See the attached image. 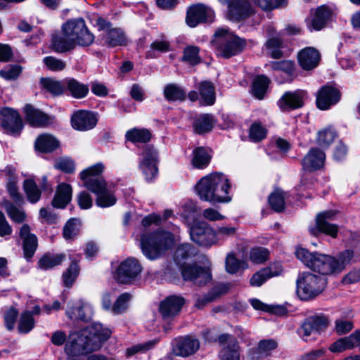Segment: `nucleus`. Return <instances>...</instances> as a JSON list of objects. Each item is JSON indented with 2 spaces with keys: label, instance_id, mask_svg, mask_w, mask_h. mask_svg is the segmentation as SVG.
Here are the masks:
<instances>
[{
  "label": "nucleus",
  "instance_id": "nucleus-1",
  "mask_svg": "<svg viewBox=\"0 0 360 360\" xmlns=\"http://www.w3.org/2000/svg\"><path fill=\"white\" fill-rule=\"evenodd\" d=\"M61 30V35L56 34L52 38L53 49L58 53L69 51L76 46H89L94 41V34L82 18L68 20Z\"/></svg>",
  "mask_w": 360,
  "mask_h": 360
},
{
  "label": "nucleus",
  "instance_id": "nucleus-2",
  "mask_svg": "<svg viewBox=\"0 0 360 360\" xmlns=\"http://www.w3.org/2000/svg\"><path fill=\"white\" fill-rule=\"evenodd\" d=\"M230 188L227 177L218 172L201 178L195 186V191L202 200L214 203L229 202Z\"/></svg>",
  "mask_w": 360,
  "mask_h": 360
},
{
  "label": "nucleus",
  "instance_id": "nucleus-3",
  "mask_svg": "<svg viewBox=\"0 0 360 360\" xmlns=\"http://www.w3.org/2000/svg\"><path fill=\"white\" fill-rule=\"evenodd\" d=\"M174 236L167 231H158L144 233L141 238V249L150 260L161 257L174 245Z\"/></svg>",
  "mask_w": 360,
  "mask_h": 360
},
{
  "label": "nucleus",
  "instance_id": "nucleus-4",
  "mask_svg": "<svg viewBox=\"0 0 360 360\" xmlns=\"http://www.w3.org/2000/svg\"><path fill=\"white\" fill-rule=\"evenodd\" d=\"M213 41L218 54L224 58H230L240 53L246 46V41L230 32L229 29L221 27L214 33Z\"/></svg>",
  "mask_w": 360,
  "mask_h": 360
},
{
  "label": "nucleus",
  "instance_id": "nucleus-5",
  "mask_svg": "<svg viewBox=\"0 0 360 360\" xmlns=\"http://www.w3.org/2000/svg\"><path fill=\"white\" fill-rule=\"evenodd\" d=\"M326 279L319 275L305 271L299 274L296 281L297 293L302 300H313L324 290Z\"/></svg>",
  "mask_w": 360,
  "mask_h": 360
},
{
  "label": "nucleus",
  "instance_id": "nucleus-6",
  "mask_svg": "<svg viewBox=\"0 0 360 360\" xmlns=\"http://www.w3.org/2000/svg\"><path fill=\"white\" fill-rule=\"evenodd\" d=\"M295 255L297 258L310 269L322 275L335 274L333 257L318 252H309L302 248H297Z\"/></svg>",
  "mask_w": 360,
  "mask_h": 360
},
{
  "label": "nucleus",
  "instance_id": "nucleus-7",
  "mask_svg": "<svg viewBox=\"0 0 360 360\" xmlns=\"http://www.w3.org/2000/svg\"><path fill=\"white\" fill-rule=\"evenodd\" d=\"M94 26L102 31L101 39L108 47L125 46L127 44V36L122 29L113 27L112 23L101 16L93 18Z\"/></svg>",
  "mask_w": 360,
  "mask_h": 360
},
{
  "label": "nucleus",
  "instance_id": "nucleus-8",
  "mask_svg": "<svg viewBox=\"0 0 360 360\" xmlns=\"http://www.w3.org/2000/svg\"><path fill=\"white\" fill-rule=\"evenodd\" d=\"M104 169V165L98 162L82 170L79 174L84 186L96 195L103 193L108 188L105 180L101 176Z\"/></svg>",
  "mask_w": 360,
  "mask_h": 360
},
{
  "label": "nucleus",
  "instance_id": "nucleus-9",
  "mask_svg": "<svg viewBox=\"0 0 360 360\" xmlns=\"http://www.w3.org/2000/svg\"><path fill=\"white\" fill-rule=\"evenodd\" d=\"M93 351L96 350L82 330L79 333L71 335L65 346L68 360H75V358Z\"/></svg>",
  "mask_w": 360,
  "mask_h": 360
},
{
  "label": "nucleus",
  "instance_id": "nucleus-10",
  "mask_svg": "<svg viewBox=\"0 0 360 360\" xmlns=\"http://www.w3.org/2000/svg\"><path fill=\"white\" fill-rule=\"evenodd\" d=\"M227 6L226 18L235 22H239L249 18L255 13V10L248 0H219Z\"/></svg>",
  "mask_w": 360,
  "mask_h": 360
},
{
  "label": "nucleus",
  "instance_id": "nucleus-11",
  "mask_svg": "<svg viewBox=\"0 0 360 360\" xmlns=\"http://www.w3.org/2000/svg\"><path fill=\"white\" fill-rule=\"evenodd\" d=\"M142 266L134 257H129L120 263L115 271V278L118 283L128 284L141 274Z\"/></svg>",
  "mask_w": 360,
  "mask_h": 360
},
{
  "label": "nucleus",
  "instance_id": "nucleus-12",
  "mask_svg": "<svg viewBox=\"0 0 360 360\" xmlns=\"http://www.w3.org/2000/svg\"><path fill=\"white\" fill-rule=\"evenodd\" d=\"M158 162L159 155L157 150L153 146H146L142 153L139 167L147 181H151L157 176Z\"/></svg>",
  "mask_w": 360,
  "mask_h": 360
},
{
  "label": "nucleus",
  "instance_id": "nucleus-13",
  "mask_svg": "<svg viewBox=\"0 0 360 360\" xmlns=\"http://www.w3.org/2000/svg\"><path fill=\"white\" fill-rule=\"evenodd\" d=\"M0 125L7 134L13 136L19 135L23 128L18 112L8 108L0 110Z\"/></svg>",
  "mask_w": 360,
  "mask_h": 360
},
{
  "label": "nucleus",
  "instance_id": "nucleus-14",
  "mask_svg": "<svg viewBox=\"0 0 360 360\" xmlns=\"http://www.w3.org/2000/svg\"><path fill=\"white\" fill-rule=\"evenodd\" d=\"M191 240L201 246H211L216 243L215 231L205 222L197 223L190 229Z\"/></svg>",
  "mask_w": 360,
  "mask_h": 360
},
{
  "label": "nucleus",
  "instance_id": "nucleus-15",
  "mask_svg": "<svg viewBox=\"0 0 360 360\" xmlns=\"http://www.w3.org/2000/svg\"><path fill=\"white\" fill-rule=\"evenodd\" d=\"M306 97L307 91L302 89L286 91L278 101L277 105L281 111L289 112L302 108Z\"/></svg>",
  "mask_w": 360,
  "mask_h": 360
},
{
  "label": "nucleus",
  "instance_id": "nucleus-16",
  "mask_svg": "<svg viewBox=\"0 0 360 360\" xmlns=\"http://www.w3.org/2000/svg\"><path fill=\"white\" fill-rule=\"evenodd\" d=\"M181 274L184 280L192 282L197 285H203L211 280L209 269L198 265H186L182 268Z\"/></svg>",
  "mask_w": 360,
  "mask_h": 360
},
{
  "label": "nucleus",
  "instance_id": "nucleus-17",
  "mask_svg": "<svg viewBox=\"0 0 360 360\" xmlns=\"http://www.w3.org/2000/svg\"><path fill=\"white\" fill-rule=\"evenodd\" d=\"M84 334L94 348L98 350L101 348L103 342L106 341L111 335L112 331L110 328L103 327L99 323H95L83 329Z\"/></svg>",
  "mask_w": 360,
  "mask_h": 360
},
{
  "label": "nucleus",
  "instance_id": "nucleus-18",
  "mask_svg": "<svg viewBox=\"0 0 360 360\" xmlns=\"http://www.w3.org/2000/svg\"><path fill=\"white\" fill-rule=\"evenodd\" d=\"M213 11L202 4L193 5L187 11L186 22L191 27H196L199 23L212 21Z\"/></svg>",
  "mask_w": 360,
  "mask_h": 360
},
{
  "label": "nucleus",
  "instance_id": "nucleus-19",
  "mask_svg": "<svg viewBox=\"0 0 360 360\" xmlns=\"http://www.w3.org/2000/svg\"><path fill=\"white\" fill-rule=\"evenodd\" d=\"M340 98L341 93L339 89L333 86L326 85L317 92L316 105L320 110H326L338 103Z\"/></svg>",
  "mask_w": 360,
  "mask_h": 360
},
{
  "label": "nucleus",
  "instance_id": "nucleus-20",
  "mask_svg": "<svg viewBox=\"0 0 360 360\" xmlns=\"http://www.w3.org/2000/svg\"><path fill=\"white\" fill-rule=\"evenodd\" d=\"M172 344L174 354L184 357L193 354L200 347L199 340L191 336L176 338Z\"/></svg>",
  "mask_w": 360,
  "mask_h": 360
},
{
  "label": "nucleus",
  "instance_id": "nucleus-21",
  "mask_svg": "<svg viewBox=\"0 0 360 360\" xmlns=\"http://www.w3.org/2000/svg\"><path fill=\"white\" fill-rule=\"evenodd\" d=\"M66 315L71 320L87 322L91 319L94 310L90 304L82 300H77L70 304L66 310Z\"/></svg>",
  "mask_w": 360,
  "mask_h": 360
},
{
  "label": "nucleus",
  "instance_id": "nucleus-22",
  "mask_svg": "<svg viewBox=\"0 0 360 360\" xmlns=\"http://www.w3.org/2000/svg\"><path fill=\"white\" fill-rule=\"evenodd\" d=\"M329 324V320L324 314H315L309 316L301 326L302 336L309 337L313 332L320 333L325 330Z\"/></svg>",
  "mask_w": 360,
  "mask_h": 360
},
{
  "label": "nucleus",
  "instance_id": "nucleus-23",
  "mask_svg": "<svg viewBox=\"0 0 360 360\" xmlns=\"http://www.w3.org/2000/svg\"><path fill=\"white\" fill-rule=\"evenodd\" d=\"M326 155L317 148H311L302 160V169L313 172L322 169L324 166Z\"/></svg>",
  "mask_w": 360,
  "mask_h": 360
},
{
  "label": "nucleus",
  "instance_id": "nucleus-24",
  "mask_svg": "<svg viewBox=\"0 0 360 360\" xmlns=\"http://www.w3.org/2000/svg\"><path fill=\"white\" fill-rule=\"evenodd\" d=\"M185 303L184 297L172 295L161 302L159 311L163 319L169 320L176 316Z\"/></svg>",
  "mask_w": 360,
  "mask_h": 360
},
{
  "label": "nucleus",
  "instance_id": "nucleus-25",
  "mask_svg": "<svg viewBox=\"0 0 360 360\" xmlns=\"http://www.w3.org/2000/svg\"><path fill=\"white\" fill-rule=\"evenodd\" d=\"M96 115L87 110H79L71 117V124L74 129L79 131H86L93 129L97 123Z\"/></svg>",
  "mask_w": 360,
  "mask_h": 360
},
{
  "label": "nucleus",
  "instance_id": "nucleus-26",
  "mask_svg": "<svg viewBox=\"0 0 360 360\" xmlns=\"http://www.w3.org/2000/svg\"><path fill=\"white\" fill-rule=\"evenodd\" d=\"M297 60L304 70H311L316 68L321 60L319 51L314 47H306L299 51Z\"/></svg>",
  "mask_w": 360,
  "mask_h": 360
},
{
  "label": "nucleus",
  "instance_id": "nucleus-27",
  "mask_svg": "<svg viewBox=\"0 0 360 360\" xmlns=\"http://www.w3.org/2000/svg\"><path fill=\"white\" fill-rule=\"evenodd\" d=\"M332 11L325 5L316 8L311 13V17L308 22V27L310 30H321L326 27L330 20Z\"/></svg>",
  "mask_w": 360,
  "mask_h": 360
},
{
  "label": "nucleus",
  "instance_id": "nucleus-28",
  "mask_svg": "<svg viewBox=\"0 0 360 360\" xmlns=\"http://www.w3.org/2000/svg\"><path fill=\"white\" fill-rule=\"evenodd\" d=\"M19 235L22 240L24 256L26 259L29 260L33 257L37 248V238L34 234L31 233L30 227L27 224L20 227Z\"/></svg>",
  "mask_w": 360,
  "mask_h": 360
},
{
  "label": "nucleus",
  "instance_id": "nucleus-29",
  "mask_svg": "<svg viewBox=\"0 0 360 360\" xmlns=\"http://www.w3.org/2000/svg\"><path fill=\"white\" fill-rule=\"evenodd\" d=\"M219 342L221 345L228 343L226 346H224L220 353L221 360H240L238 345L231 335L228 334L220 335Z\"/></svg>",
  "mask_w": 360,
  "mask_h": 360
},
{
  "label": "nucleus",
  "instance_id": "nucleus-30",
  "mask_svg": "<svg viewBox=\"0 0 360 360\" xmlns=\"http://www.w3.org/2000/svg\"><path fill=\"white\" fill-rule=\"evenodd\" d=\"M25 118L32 127H45L50 123L49 117L31 105L25 107Z\"/></svg>",
  "mask_w": 360,
  "mask_h": 360
},
{
  "label": "nucleus",
  "instance_id": "nucleus-31",
  "mask_svg": "<svg viewBox=\"0 0 360 360\" xmlns=\"http://www.w3.org/2000/svg\"><path fill=\"white\" fill-rule=\"evenodd\" d=\"M72 189L70 184H60L52 200V205L57 208H64L72 200Z\"/></svg>",
  "mask_w": 360,
  "mask_h": 360
},
{
  "label": "nucleus",
  "instance_id": "nucleus-32",
  "mask_svg": "<svg viewBox=\"0 0 360 360\" xmlns=\"http://www.w3.org/2000/svg\"><path fill=\"white\" fill-rule=\"evenodd\" d=\"M278 346L277 342L272 339L260 340L257 348L252 349L249 354L250 360H261L262 358L271 354Z\"/></svg>",
  "mask_w": 360,
  "mask_h": 360
},
{
  "label": "nucleus",
  "instance_id": "nucleus-33",
  "mask_svg": "<svg viewBox=\"0 0 360 360\" xmlns=\"http://www.w3.org/2000/svg\"><path fill=\"white\" fill-rule=\"evenodd\" d=\"M310 233L313 236H317L319 233H324L330 236L333 238L338 237L339 227L335 224L330 221L323 220H316V226L311 227L309 229Z\"/></svg>",
  "mask_w": 360,
  "mask_h": 360
},
{
  "label": "nucleus",
  "instance_id": "nucleus-34",
  "mask_svg": "<svg viewBox=\"0 0 360 360\" xmlns=\"http://www.w3.org/2000/svg\"><path fill=\"white\" fill-rule=\"evenodd\" d=\"M1 205L6 210L9 218L15 223L21 224L26 219V214L22 209L19 208L18 205L9 200L4 199Z\"/></svg>",
  "mask_w": 360,
  "mask_h": 360
},
{
  "label": "nucleus",
  "instance_id": "nucleus-35",
  "mask_svg": "<svg viewBox=\"0 0 360 360\" xmlns=\"http://www.w3.org/2000/svg\"><path fill=\"white\" fill-rule=\"evenodd\" d=\"M67 89L75 98H84L89 93V86L74 78L65 79V90Z\"/></svg>",
  "mask_w": 360,
  "mask_h": 360
},
{
  "label": "nucleus",
  "instance_id": "nucleus-36",
  "mask_svg": "<svg viewBox=\"0 0 360 360\" xmlns=\"http://www.w3.org/2000/svg\"><path fill=\"white\" fill-rule=\"evenodd\" d=\"M58 146V141L51 134H42L35 141V148L44 153L51 152Z\"/></svg>",
  "mask_w": 360,
  "mask_h": 360
},
{
  "label": "nucleus",
  "instance_id": "nucleus-37",
  "mask_svg": "<svg viewBox=\"0 0 360 360\" xmlns=\"http://www.w3.org/2000/svg\"><path fill=\"white\" fill-rule=\"evenodd\" d=\"M214 124V117L210 114L200 115L193 122L195 133L202 134L212 130Z\"/></svg>",
  "mask_w": 360,
  "mask_h": 360
},
{
  "label": "nucleus",
  "instance_id": "nucleus-38",
  "mask_svg": "<svg viewBox=\"0 0 360 360\" xmlns=\"http://www.w3.org/2000/svg\"><path fill=\"white\" fill-rule=\"evenodd\" d=\"M228 290V287L225 284H219L212 288V291L208 292L203 297H198L196 300L195 306L201 309L207 304L213 302L216 298L219 297L221 295L224 294Z\"/></svg>",
  "mask_w": 360,
  "mask_h": 360
},
{
  "label": "nucleus",
  "instance_id": "nucleus-39",
  "mask_svg": "<svg viewBox=\"0 0 360 360\" xmlns=\"http://www.w3.org/2000/svg\"><path fill=\"white\" fill-rule=\"evenodd\" d=\"M40 84L44 90L53 96H59L65 91V79L58 81L53 78H41Z\"/></svg>",
  "mask_w": 360,
  "mask_h": 360
},
{
  "label": "nucleus",
  "instance_id": "nucleus-40",
  "mask_svg": "<svg viewBox=\"0 0 360 360\" xmlns=\"http://www.w3.org/2000/svg\"><path fill=\"white\" fill-rule=\"evenodd\" d=\"M353 257L354 252L352 250H345L340 252L337 257H333L334 274L341 273L351 263Z\"/></svg>",
  "mask_w": 360,
  "mask_h": 360
},
{
  "label": "nucleus",
  "instance_id": "nucleus-41",
  "mask_svg": "<svg viewBox=\"0 0 360 360\" xmlns=\"http://www.w3.org/2000/svg\"><path fill=\"white\" fill-rule=\"evenodd\" d=\"M65 259L64 254H46L38 262L40 269L47 270L60 264Z\"/></svg>",
  "mask_w": 360,
  "mask_h": 360
},
{
  "label": "nucleus",
  "instance_id": "nucleus-42",
  "mask_svg": "<svg viewBox=\"0 0 360 360\" xmlns=\"http://www.w3.org/2000/svg\"><path fill=\"white\" fill-rule=\"evenodd\" d=\"M269 84V79L263 75L257 76L252 84V94L258 99H262Z\"/></svg>",
  "mask_w": 360,
  "mask_h": 360
},
{
  "label": "nucleus",
  "instance_id": "nucleus-43",
  "mask_svg": "<svg viewBox=\"0 0 360 360\" xmlns=\"http://www.w3.org/2000/svg\"><path fill=\"white\" fill-rule=\"evenodd\" d=\"M126 139L132 143H146L151 139L150 132L146 129H132L126 133Z\"/></svg>",
  "mask_w": 360,
  "mask_h": 360
},
{
  "label": "nucleus",
  "instance_id": "nucleus-44",
  "mask_svg": "<svg viewBox=\"0 0 360 360\" xmlns=\"http://www.w3.org/2000/svg\"><path fill=\"white\" fill-rule=\"evenodd\" d=\"M202 101L205 105H211L215 101L214 86L210 82H202L198 87Z\"/></svg>",
  "mask_w": 360,
  "mask_h": 360
},
{
  "label": "nucleus",
  "instance_id": "nucleus-45",
  "mask_svg": "<svg viewBox=\"0 0 360 360\" xmlns=\"http://www.w3.org/2000/svg\"><path fill=\"white\" fill-rule=\"evenodd\" d=\"M23 189L30 202L36 203L39 200L41 191L32 179H25L24 181Z\"/></svg>",
  "mask_w": 360,
  "mask_h": 360
},
{
  "label": "nucleus",
  "instance_id": "nucleus-46",
  "mask_svg": "<svg viewBox=\"0 0 360 360\" xmlns=\"http://www.w3.org/2000/svg\"><path fill=\"white\" fill-rule=\"evenodd\" d=\"M193 154L192 164L194 167L202 169L208 165L210 161V156L204 148L198 147L195 148Z\"/></svg>",
  "mask_w": 360,
  "mask_h": 360
},
{
  "label": "nucleus",
  "instance_id": "nucleus-47",
  "mask_svg": "<svg viewBox=\"0 0 360 360\" xmlns=\"http://www.w3.org/2000/svg\"><path fill=\"white\" fill-rule=\"evenodd\" d=\"M164 95L169 101H184L186 98V91L180 86L171 84L165 86Z\"/></svg>",
  "mask_w": 360,
  "mask_h": 360
},
{
  "label": "nucleus",
  "instance_id": "nucleus-48",
  "mask_svg": "<svg viewBox=\"0 0 360 360\" xmlns=\"http://www.w3.org/2000/svg\"><path fill=\"white\" fill-rule=\"evenodd\" d=\"M131 297V295L129 292L121 294L112 304V314L114 315H120L126 312L129 308V302Z\"/></svg>",
  "mask_w": 360,
  "mask_h": 360
},
{
  "label": "nucleus",
  "instance_id": "nucleus-49",
  "mask_svg": "<svg viewBox=\"0 0 360 360\" xmlns=\"http://www.w3.org/2000/svg\"><path fill=\"white\" fill-rule=\"evenodd\" d=\"M269 205L275 212H280L285 207V193L280 189H276L272 193L268 199Z\"/></svg>",
  "mask_w": 360,
  "mask_h": 360
},
{
  "label": "nucleus",
  "instance_id": "nucleus-50",
  "mask_svg": "<svg viewBox=\"0 0 360 360\" xmlns=\"http://www.w3.org/2000/svg\"><path fill=\"white\" fill-rule=\"evenodd\" d=\"M200 49L195 46H188L184 50L182 61L191 65H195L201 62L199 56Z\"/></svg>",
  "mask_w": 360,
  "mask_h": 360
},
{
  "label": "nucleus",
  "instance_id": "nucleus-51",
  "mask_svg": "<svg viewBox=\"0 0 360 360\" xmlns=\"http://www.w3.org/2000/svg\"><path fill=\"white\" fill-rule=\"evenodd\" d=\"M269 251L264 247H255L249 252L250 260L254 264H262L269 259Z\"/></svg>",
  "mask_w": 360,
  "mask_h": 360
},
{
  "label": "nucleus",
  "instance_id": "nucleus-52",
  "mask_svg": "<svg viewBox=\"0 0 360 360\" xmlns=\"http://www.w3.org/2000/svg\"><path fill=\"white\" fill-rule=\"evenodd\" d=\"M264 11H270L280 7H285L288 0H250Z\"/></svg>",
  "mask_w": 360,
  "mask_h": 360
},
{
  "label": "nucleus",
  "instance_id": "nucleus-53",
  "mask_svg": "<svg viewBox=\"0 0 360 360\" xmlns=\"http://www.w3.org/2000/svg\"><path fill=\"white\" fill-rule=\"evenodd\" d=\"M336 135L335 131L332 128H326L321 130L317 134V143L323 148H326L333 142Z\"/></svg>",
  "mask_w": 360,
  "mask_h": 360
},
{
  "label": "nucleus",
  "instance_id": "nucleus-54",
  "mask_svg": "<svg viewBox=\"0 0 360 360\" xmlns=\"http://www.w3.org/2000/svg\"><path fill=\"white\" fill-rule=\"evenodd\" d=\"M248 266L245 262L238 260L233 254H229L226 257V269L229 274H236L240 269H246Z\"/></svg>",
  "mask_w": 360,
  "mask_h": 360
},
{
  "label": "nucleus",
  "instance_id": "nucleus-55",
  "mask_svg": "<svg viewBox=\"0 0 360 360\" xmlns=\"http://www.w3.org/2000/svg\"><path fill=\"white\" fill-rule=\"evenodd\" d=\"M267 129L259 122H255L250 127L249 137L254 142H258L266 138Z\"/></svg>",
  "mask_w": 360,
  "mask_h": 360
},
{
  "label": "nucleus",
  "instance_id": "nucleus-56",
  "mask_svg": "<svg viewBox=\"0 0 360 360\" xmlns=\"http://www.w3.org/2000/svg\"><path fill=\"white\" fill-rule=\"evenodd\" d=\"M34 326V319L30 311L23 312L20 318L18 330L21 333H29Z\"/></svg>",
  "mask_w": 360,
  "mask_h": 360
},
{
  "label": "nucleus",
  "instance_id": "nucleus-57",
  "mask_svg": "<svg viewBox=\"0 0 360 360\" xmlns=\"http://www.w3.org/2000/svg\"><path fill=\"white\" fill-rule=\"evenodd\" d=\"M159 342V339L151 340L143 343L137 344L127 348V355L128 356L134 355L139 352H146L152 349Z\"/></svg>",
  "mask_w": 360,
  "mask_h": 360
},
{
  "label": "nucleus",
  "instance_id": "nucleus-58",
  "mask_svg": "<svg viewBox=\"0 0 360 360\" xmlns=\"http://www.w3.org/2000/svg\"><path fill=\"white\" fill-rule=\"evenodd\" d=\"M6 188L9 197L13 202L18 206H21L25 203L24 197L19 191L18 182H6Z\"/></svg>",
  "mask_w": 360,
  "mask_h": 360
},
{
  "label": "nucleus",
  "instance_id": "nucleus-59",
  "mask_svg": "<svg viewBox=\"0 0 360 360\" xmlns=\"http://www.w3.org/2000/svg\"><path fill=\"white\" fill-rule=\"evenodd\" d=\"M266 46L271 50V56L273 58L278 59L283 56L281 49L283 47V41L278 37L269 39L266 42Z\"/></svg>",
  "mask_w": 360,
  "mask_h": 360
},
{
  "label": "nucleus",
  "instance_id": "nucleus-60",
  "mask_svg": "<svg viewBox=\"0 0 360 360\" xmlns=\"http://www.w3.org/2000/svg\"><path fill=\"white\" fill-rule=\"evenodd\" d=\"M79 272L78 264L72 262L68 269L63 273V279L66 287L72 285Z\"/></svg>",
  "mask_w": 360,
  "mask_h": 360
},
{
  "label": "nucleus",
  "instance_id": "nucleus-61",
  "mask_svg": "<svg viewBox=\"0 0 360 360\" xmlns=\"http://www.w3.org/2000/svg\"><path fill=\"white\" fill-rule=\"evenodd\" d=\"M22 72V67L19 65H9L0 70V76L6 80L17 79Z\"/></svg>",
  "mask_w": 360,
  "mask_h": 360
},
{
  "label": "nucleus",
  "instance_id": "nucleus-62",
  "mask_svg": "<svg viewBox=\"0 0 360 360\" xmlns=\"http://www.w3.org/2000/svg\"><path fill=\"white\" fill-rule=\"evenodd\" d=\"M116 201L115 195L107 189L103 193L97 195L96 204L101 207H108L115 205Z\"/></svg>",
  "mask_w": 360,
  "mask_h": 360
},
{
  "label": "nucleus",
  "instance_id": "nucleus-63",
  "mask_svg": "<svg viewBox=\"0 0 360 360\" xmlns=\"http://www.w3.org/2000/svg\"><path fill=\"white\" fill-rule=\"evenodd\" d=\"M79 224L78 220L72 219L64 226L63 236L65 239L73 238L79 232Z\"/></svg>",
  "mask_w": 360,
  "mask_h": 360
},
{
  "label": "nucleus",
  "instance_id": "nucleus-64",
  "mask_svg": "<svg viewBox=\"0 0 360 360\" xmlns=\"http://www.w3.org/2000/svg\"><path fill=\"white\" fill-rule=\"evenodd\" d=\"M43 62L47 68L52 71H61L66 67L65 62L53 56L45 57Z\"/></svg>",
  "mask_w": 360,
  "mask_h": 360
}]
</instances>
